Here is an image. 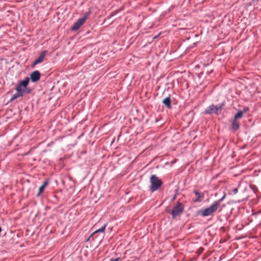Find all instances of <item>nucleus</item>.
<instances>
[{"label": "nucleus", "mask_w": 261, "mask_h": 261, "mask_svg": "<svg viewBox=\"0 0 261 261\" xmlns=\"http://www.w3.org/2000/svg\"><path fill=\"white\" fill-rule=\"evenodd\" d=\"M225 197L226 194H224L221 199L215 201L214 203L212 205H211L210 207L201 211V213L202 216L203 217L208 216L215 212L217 210L221 202L224 199Z\"/></svg>", "instance_id": "1"}, {"label": "nucleus", "mask_w": 261, "mask_h": 261, "mask_svg": "<svg viewBox=\"0 0 261 261\" xmlns=\"http://www.w3.org/2000/svg\"><path fill=\"white\" fill-rule=\"evenodd\" d=\"M150 190L152 192L157 190L162 185V181L155 175H152L150 178Z\"/></svg>", "instance_id": "2"}, {"label": "nucleus", "mask_w": 261, "mask_h": 261, "mask_svg": "<svg viewBox=\"0 0 261 261\" xmlns=\"http://www.w3.org/2000/svg\"><path fill=\"white\" fill-rule=\"evenodd\" d=\"M184 206L180 203L178 202L175 206L173 207L170 214L172 215L173 219L175 218L176 217L180 216L184 212Z\"/></svg>", "instance_id": "3"}, {"label": "nucleus", "mask_w": 261, "mask_h": 261, "mask_svg": "<svg viewBox=\"0 0 261 261\" xmlns=\"http://www.w3.org/2000/svg\"><path fill=\"white\" fill-rule=\"evenodd\" d=\"M90 14V12H88L85 14V15L81 18H80L71 27V30L72 31L77 30L86 21Z\"/></svg>", "instance_id": "4"}, {"label": "nucleus", "mask_w": 261, "mask_h": 261, "mask_svg": "<svg viewBox=\"0 0 261 261\" xmlns=\"http://www.w3.org/2000/svg\"><path fill=\"white\" fill-rule=\"evenodd\" d=\"M223 105V104L217 106L211 105L205 109L204 113L207 114L212 113L218 114L222 109Z\"/></svg>", "instance_id": "5"}, {"label": "nucleus", "mask_w": 261, "mask_h": 261, "mask_svg": "<svg viewBox=\"0 0 261 261\" xmlns=\"http://www.w3.org/2000/svg\"><path fill=\"white\" fill-rule=\"evenodd\" d=\"M47 53V51L46 50L42 51L39 57L33 62L32 64V67H34L36 65L41 63L43 61V59L46 55Z\"/></svg>", "instance_id": "6"}, {"label": "nucleus", "mask_w": 261, "mask_h": 261, "mask_svg": "<svg viewBox=\"0 0 261 261\" xmlns=\"http://www.w3.org/2000/svg\"><path fill=\"white\" fill-rule=\"evenodd\" d=\"M40 79V73L39 71L36 70L32 72L30 74V80L32 82L35 83L38 81Z\"/></svg>", "instance_id": "7"}, {"label": "nucleus", "mask_w": 261, "mask_h": 261, "mask_svg": "<svg viewBox=\"0 0 261 261\" xmlns=\"http://www.w3.org/2000/svg\"><path fill=\"white\" fill-rule=\"evenodd\" d=\"M16 91L19 94H21V96H22L25 94H28L30 92V90L27 88H23L22 87H20L19 86H17L16 88Z\"/></svg>", "instance_id": "8"}, {"label": "nucleus", "mask_w": 261, "mask_h": 261, "mask_svg": "<svg viewBox=\"0 0 261 261\" xmlns=\"http://www.w3.org/2000/svg\"><path fill=\"white\" fill-rule=\"evenodd\" d=\"M194 193L197 197L194 200L195 202H199L202 200L203 198V194L202 193L199 192L197 191H194Z\"/></svg>", "instance_id": "9"}, {"label": "nucleus", "mask_w": 261, "mask_h": 261, "mask_svg": "<svg viewBox=\"0 0 261 261\" xmlns=\"http://www.w3.org/2000/svg\"><path fill=\"white\" fill-rule=\"evenodd\" d=\"M29 81H30V78L28 77H27L25 78V79L24 80L21 81L19 82L18 86H19L23 88H27V86H28Z\"/></svg>", "instance_id": "10"}, {"label": "nucleus", "mask_w": 261, "mask_h": 261, "mask_svg": "<svg viewBox=\"0 0 261 261\" xmlns=\"http://www.w3.org/2000/svg\"><path fill=\"white\" fill-rule=\"evenodd\" d=\"M163 103L167 107V108L169 109L171 108V99L169 97H166L165 99H164L163 100Z\"/></svg>", "instance_id": "11"}, {"label": "nucleus", "mask_w": 261, "mask_h": 261, "mask_svg": "<svg viewBox=\"0 0 261 261\" xmlns=\"http://www.w3.org/2000/svg\"><path fill=\"white\" fill-rule=\"evenodd\" d=\"M48 185V181H46L43 182L42 185L39 188V192L37 196H39L44 191L45 188Z\"/></svg>", "instance_id": "12"}, {"label": "nucleus", "mask_w": 261, "mask_h": 261, "mask_svg": "<svg viewBox=\"0 0 261 261\" xmlns=\"http://www.w3.org/2000/svg\"><path fill=\"white\" fill-rule=\"evenodd\" d=\"M231 128L234 130H237L239 128V123L237 120L234 119L231 124Z\"/></svg>", "instance_id": "13"}, {"label": "nucleus", "mask_w": 261, "mask_h": 261, "mask_svg": "<svg viewBox=\"0 0 261 261\" xmlns=\"http://www.w3.org/2000/svg\"><path fill=\"white\" fill-rule=\"evenodd\" d=\"M107 226V224H105L103 226H102L100 228L96 230L91 235L90 237H92V236H94L98 232H103L105 231V228Z\"/></svg>", "instance_id": "14"}, {"label": "nucleus", "mask_w": 261, "mask_h": 261, "mask_svg": "<svg viewBox=\"0 0 261 261\" xmlns=\"http://www.w3.org/2000/svg\"><path fill=\"white\" fill-rule=\"evenodd\" d=\"M245 113V111H240L239 112H238L234 116V119L235 120H237L238 119H240L242 117L244 113Z\"/></svg>", "instance_id": "15"}, {"label": "nucleus", "mask_w": 261, "mask_h": 261, "mask_svg": "<svg viewBox=\"0 0 261 261\" xmlns=\"http://www.w3.org/2000/svg\"><path fill=\"white\" fill-rule=\"evenodd\" d=\"M22 96H21V94H19L17 92H16V93H15V94H14V95L12 96V97L11 98V101H12L19 97H21Z\"/></svg>", "instance_id": "16"}, {"label": "nucleus", "mask_w": 261, "mask_h": 261, "mask_svg": "<svg viewBox=\"0 0 261 261\" xmlns=\"http://www.w3.org/2000/svg\"><path fill=\"white\" fill-rule=\"evenodd\" d=\"M119 257H117V258H111L110 261H118L119 260Z\"/></svg>", "instance_id": "17"}, {"label": "nucleus", "mask_w": 261, "mask_h": 261, "mask_svg": "<svg viewBox=\"0 0 261 261\" xmlns=\"http://www.w3.org/2000/svg\"><path fill=\"white\" fill-rule=\"evenodd\" d=\"M238 189L237 188H234L233 190V192L234 194H236L237 193H238Z\"/></svg>", "instance_id": "18"}, {"label": "nucleus", "mask_w": 261, "mask_h": 261, "mask_svg": "<svg viewBox=\"0 0 261 261\" xmlns=\"http://www.w3.org/2000/svg\"><path fill=\"white\" fill-rule=\"evenodd\" d=\"M1 231H2V228H1V227H0V232H1Z\"/></svg>", "instance_id": "19"}]
</instances>
